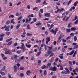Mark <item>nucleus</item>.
Here are the masks:
<instances>
[{"instance_id": "50", "label": "nucleus", "mask_w": 78, "mask_h": 78, "mask_svg": "<svg viewBox=\"0 0 78 78\" xmlns=\"http://www.w3.org/2000/svg\"><path fill=\"white\" fill-rule=\"evenodd\" d=\"M26 35L27 36H32V34H30L29 33H28Z\"/></svg>"}, {"instance_id": "39", "label": "nucleus", "mask_w": 78, "mask_h": 78, "mask_svg": "<svg viewBox=\"0 0 78 78\" xmlns=\"http://www.w3.org/2000/svg\"><path fill=\"white\" fill-rule=\"evenodd\" d=\"M70 31V29H66V32L67 33H69Z\"/></svg>"}, {"instance_id": "14", "label": "nucleus", "mask_w": 78, "mask_h": 78, "mask_svg": "<svg viewBox=\"0 0 78 78\" xmlns=\"http://www.w3.org/2000/svg\"><path fill=\"white\" fill-rule=\"evenodd\" d=\"M63 35V33H62L60 35L59 37H58V38H59V39H61V38H62V37Z\"/></svg>"}, {"instance_id": "32", "label": "nucleus", "mask_w": 78, "mask_h": 78, "mask_svg": "<svg viewBox=\"0 0 78 78\" xmlns=\"http://www.w3.org/2000/svg\"><path fill=\"white\" fill-rule=\"evenodd\" d=\"M20 69V70H23L25 69V68L23 67H21Z\"/></svg>"}, {"instance_id": "19", "label": "nucleus", "mask_w": 78, "mask_h": 78, "mask_svg": "<svg viewBox=\"0 0 78 78\" xmlns=\"http://www.w3.org/2000/svg\"><path fill=\"white\" fill-rule=\"evenodd\" d=\"M26 48L25 46H21L20 47V48L21 49V50H23L24 48Z\"/></svg>"}, {"instance_id": "38", "label": "nucleus", "mask_w": 78, "mask_h": 78, "mask_svg": "<svg viewBox=\"0 0 78 78\" xmlns=\"http://www.w3.org/2000/svg\"><path fill=\"white\" fill-rule=\"evenodd\" d=\"M70 17V16H69V17H67V18H66V20H65V22H67L68 21V20L69 19V18Z\"/></svg>"}, {"instance_id": "28", "label": "nucleus", "mask_w": 78, "mask_h": 78, "mask_svg": "<svg viewBox=\"0 0 78 78\" xmlns=\"http://www.w3.org/2000/svg\"><path fill=\"white\" fill-rule=\"evenodd\" d=\"M41 2V0H37L35 2L36 3H40Z\"/></svg>"}, {"instance_id": "30", "label": "nucleus", "mask_w": 78, "mask_h": 78, "mask_svg": "<svg viewBox=\"0 0 78 78\" xmlns=\"http://www.w3.org/2000/svg\"><path fill=\"white\" fill-rule=\"evenodd\" d=\"M64 8H62L61 9H60V10L59 11V12L60 13L62 12V11H64Z\"/></svg>"}, {"instance_id": "48", "label": "nucleus", "mask_w": 78, "mask_h": 78, "mask_svg": "<svg viewBox=\"0 0 78 78\" xmlns=\"http://www.w3.org/2000/svg\"><path fill=\"white\" fill-rule=\"evenodd\" d=\"M41 23H38L36 24V26H39L40 25H41Z\"/></svg>"}, {"instance_id": "53", "label": "nucleus", "mask_w": 78, "mask_h": 78, "mask_svg": "<svg viewBox=\"0 0 78 78\" xmlns=\"http://www.w3.org/2000/svg\"><path fill=\"white\" fill-rule=\"evenodd\" d=\"M41 13H43L44 12V10L43 9H41L40 10Z\"/></svg>"}, {"instance_id": "24", "label": "nucleus", "mask_w": 78, "mask_h": 78, "mask_svg": "<svg viewBox=\"0 0 78 78\" xmlns=\"http://www.w3.org/2000/svg\"><path fill=\"white\" fill-rule=\"evenodd\" d=\"M78 48V45H76L73 47V49H76V48Z\"/></svg>"}, {"instance_id": "57", "label": "nucleus", "mask_w": 78, "mask_h": 78, "mask_svg": "<svg viewBox=\"0 0 78 78\" xmlns=\"http://www.w3.org/2000/svg\"><path fill=\"white\" fill-rule=\"evenodd\" d=\"M78 23V20H77L75 22H74L75 24H77Z\"/></svg>"}, {"instance_id": "7", "label": "nucleus", "mask_w": 78, "mask_h": 78, "mask_svg": "<svg viewBox=\"0 0 78 78\" xmlns=\"http://www.w3.org/2000/svg\"><path fill=\"white\" fill-rule=\"evenodd\" d=\"M57 69V67L55 66H54L52 67V71L54 72H56Z\"/></svg>"}, {"instance_id": "20", "label": "nucleus", "mask_w": 78, "mask_h": 78, "mask_svg": "<svg viewBox=\"0 0 78 78\" xmlns=\"http://www.w3.org/2000/svg\"><path fill=\"white\" fill-rule=\"evenodd\" d=\"M0 73L1 74V75H2L3 76V75H5V73H4V72H3L1 71H0Z\"/></svg>"}, {"instance_id": "27", "label": "nucleus", "mask_w": 78, "mask_h": 78, "mask_svg": "<svg viewBox=\"0 0 78 78\" xmlns=\"http://www.w3.org/2000/svg\"><path fill=\"white\" fill-rule=\"evenodd\" d=\"M10 23V21L8 20L6 21V25H9Z\"/></svg>"}, {"instance_id": "5", "label": "nucleus", "mask_w": 78, "mask_h": 78, "mask_svg": "<svg viewBox=\"0 0 78 78\" xmlns=\"http://www.w3.org/2000/svg\"><path fill=\"white\" fill-rule=\"evenodd\" d=\"M46 44H48V42H50V37H47L46 38Z\"/></svg>"}, {"instance_id": "51", "label": "nucleus", "mask_w": 78, "mask_h": 78, "mask_svg": "<svg viewBox=\"0 0 78 78\" xmlns=\"http://www.w3.org/2000/svg\"><path fill=\"white\" fill-rule=\"evenodd\" d=\"M60 11V9H57V10L56 11H55V13H58V12H59Z\"/></svg>"}, {"instance_id": "44", "label": "nucleus", "mask_w": 78, "mask_h": 78, "mask_svg": "<svg viewBox=\"0 0 78 78\" xmlns=\"http://www.w3.org/2000/svg\"><path fill=\"white\" fill-rule=\"evenodd\" d=\"M5 36V34H0V37H4Z\"/></svg>"}, {"instance_id": "3", "label": "nucleus", "mask_w": 78, "mask_h": 78, "mask_svg": "<svg viewBox=\"0 0 78 78\" xmlns=\"http://www.w3.org/2000/svg\"><path fill=\"white\" fill-rule=\"evenodd\" d=\"M18 57V56L17 55L12 56L11 57V59L12 60H16V59H17Z\"/></svg>"}, {"instance_id": "37", "label": "nucleus", "mask_w": 78, "mask_h": 78, "mask_svg": "<svg viewBox=\"0 0 78 78\" xmlns=\"http://www.w3.org/2000/svg\"><path fill=\"white\" fill-rule=\"evenodd\" d=\"M53 27H54V25H53V24H51L50 27V28H49V30H51V28H53Z\"/></svg>"}, {"instance_id": "12", "label": "nucleus", "mask_w": 78, "mask_h": 78, "mask_svg": "<svg viewBox=\"0 0 78 78\" xmlns=\"http://www.w3.org/2000/svg\"><path fill=\"white\" fill-rule=\"evenodd\" d=\"M76 30V28H75V27H72L71 29V31H75V30Z\"/></svg>"}, {"instance_id": "34", "label": "nucleus", "mask_w": 78, "mask_h": 78, "mask_svg": "<svg viewBox=\"0 0 78 78\" xmlns=\"http://www.w3.org/2000/svg\"><path fill=\"white\" fill-rule=\"evenodd\" d=\"M71 24H72V23H70L68 25V28H70L72 27V25H71Z\"/></svg>"}, {"instance_id": "22", "label": "nucleus", "mask_w": 78, "mask_h": 78, "mask_svg": "<svg viewBox=\"0 0 78 78\" xmlns=\"http://www.w3.org/2000/svg\"><path fill=\"white\" fill-rule=\"evenodd\" d=\"M74 53V51L73 50L72 51H71L69 53V55H73Z\"/></svg>"}, {"instance_id": "35", "label": "nucleus", "mask_w": 78, "mask_h": 78, "mask_svg": "<svg viewBox=\"0 0 78 78\" xmlns=\"http://www.w3.org/2000/svg\"><path fill=\"white\" fill-rule=\"evenodd\" d=\"M23 53H25V51H27V48H25L23 49Z\"/></svg>"}, {"instance_id": "64", "label": "nucleus", "mask_w": 78, "mask_h": 78, "mask_svg": "<svg viewBox=\"0 0 78 78\" xmlns=\"http://www.w3.org/2000/svg\"><path fill=\"white\" fill-rule=\"evenodd\" d=\"M59 57L60 59H63V57L61 55H59Z\"/></svg>"}, {"instance_id": "46", "label": "nucleus", "mask_w": 78, "mask_h": 78, "mask_svg": "<svg viewBox=\"0 0 78 78\" xmlns=\"http://www.w3.org/2000/svg\"><path fill=\"white\" fill-rule=\"evenodd\" d=\"M45 68H46V66H45V65H44L42 66L41 69H44Z\"/></svg>"}, {"instance_id": "60", "label": "nucleus", "mask_w": 78, "mask_h": 78, "mask_svg": "<svg viewBox=\"0 0 78 78\" xmlns=\"http://www.w3.org/2000/svg\"><path fill=\"white\" fill-rule=\"evenodd\" d=\"M70 35L71 36H73H73H74V34L73 33H72L70 34Z\"/></svg>"}, {"instance_id": "55", "label": "nucleus", "mask_w": 78, "mask_h": 78, "mask_svg": "<svg viewBox=\"0 0 78 78\" xmlns=\"http://www.w3.org/2000/svg\"><path fill=\"white\" fill-rule=\"evenodd\" d=\"M27 29L30 30V25H28V24H27Z\"/></svg>"}, {"instance_id": "40", "label": "nucleus", "mask_w": 78, "mask_h": 78, "mask_svg": "<svg viewBox=\"0 0 78 78\" xmlns=\"http://www.w3.org/2000/svg\"><path fill=\"white\" fill-rule=\"evenodd\" d=\"M77 40V38L76 37V36H75L74 38V41H76Z\"/></svg>"}, {"instance_id": "62", "label": "nucleus", "mask_w": 78, "mask_h": 78, "mask_svg": "<svg viewBox=\"0 0 78 78\" xmlns=\"http://www.w3.org/2000/svg\"><path fill=\"white\" fill-rule=\"evenodd\" d=\"M6 34L7 35V36H9V34H10V32H6Z\"/></svg>"}, {"instance_id": "59", "label": "nucleus", "mask_w": 78, "mask_h": 78, "mask_svg": "<svg viewBox=\"0 0 78 78\" xmlns=\"http://www.w3.org/2000/svg\"><path fill=\"white\" fill-rule=\"evenodd\" d=\"M24 58V56H22L20 58V60H23V59Z\"/></svg>"}, {"instance_id": "47", "label": "nucleus", "mask_w": 78, "mask_h": 78, "mask_svg": "<svg viewBox=\"0 0 78 78\" xmlns=\"http://www.w3.org/2000/svg\"><path fill=\"white\" fill-rule=\"evenodd\" d=\"M72 0H70L68 3V5H69V4L72 3Z\"/></svg>"}, {"instance_id": "33", "label": "nucleus", "mask_w": 78, "mask_h": 78, "mask_svg": "<svg viewBox=\"0 0 78 78\" xmlns=\"http://www.w3.org/2000/svg\"><path fill=\"white\" fill-rule=\"evenodd\" d=\"M65 69L66 70V71H67L66 72H67V73H69L70 72V71H69V69H68L67 68H65Z\"/></svg>"}, {"instance_id": "63", "label": "nucleus", "mask_w": 78, "mask_h": 78, "mask_svg": "<svg viewBox=\"0 0 78 78\" xmlns=\"http://www.w3.org/2000/svg\"><path fill=\"white\" fill-rule=\"evenodd\" d=\"M77 45V43H73V45Z\"/></svg>"}, {"instance_id": "17", "label": "nucleus", "mask_w": 78, "mask_h": 78, "mask_svg": "<svg viewBox=\"0 0 78 78\" xmlns=\"http://www.w3.org/2000/svg\"><path fill=\"white\" fill-rule=\"evenodd\" d=\"M41 51H40L37 53L36 55L37 56H39V55H40L41 54Z\"/></svg>"}, {"instance_id": "21", "label": "nucleus", "mask_w": 78, "mask_h": 78, "mask_svg": "<svg viewBox=\"0 0 78 78\" xmlns=\"http://www.w3.org/2000/svg\"><path fill=\"white\" fill-rule=\"evenodd\" d=\"M12 38H11L9 39H8L6 40V42H9V41H11V40H12Z\"/></svg>"}, {"instance_id": "8", "label": "nucleus", "mask_w": 78, "mask_h": 78, "mask_svg": "<svg viewBox=\"0 0 78 78\" xmlns=\"http://www.w3.org/2000/svg\"><path fill=\"white\" fill-rule=\"evenodd\" d=\"M20 58L16 59L15 60V62H17V63H19V62H20Z\"/></svg>"}, {"instance_id": "58", "label": "nucleus", "mask_w": 78, "mask_h": 78, "mask_svg": "<svg viewBox=\"0 0 78 78\" xmlns=\"http://www.w3.org/2000/svg\"><path fill=\"white\" fill-rule=\"evenodd\" d=\"M17 43L15 42L14 44V46H17Z\"/></svg>"}, {"instance_id": "25", "label": "nucleus", "mask_w": 78, "mask_h": 78, "mask_svg": "<svg viewBox=\"0 0 78 78\" xmlns=\"http://www.w3.org/2000/svg\"><path fill=\"white\" fill-rule=\"evenodd\" d=\"M37 63H38V66H39L40 64H41V60H39L37 61Z\"/></svg>"}, {"instance_id": "49", "label": "nucleus", "mask_w": 78, "mask_h": 78, "mask_svg": "<svg viewBox=\"0 0 78 78\" xmlns=\"http://www.w3.org/2000/svg\"><path fill=\"white\" fill-rule=\"evenodd\" d=\"M46 73H47V70H45L44 73V76H45V75H46Z\"/></svg>"}, {"instance_id": "36", "label": "nucleus", "mask_w": 78, "mask_h": 78, "mask_svg": "<svg viewBox=\"0 0 78 78\" xmlns=\"http://www.w3.org/2000/svg\"><path fill=\"white\" fill-rule=\"evenodd\" d=\"M12 43V41L9 42V43L7 44V45H10Z\"/></svg>"}, {"instance_id": "10", "label": "nucleus", "mask_w": 78, "mask_h": 78, "mask_svg": "<svg viewBox=\"0 0 78 78\" xmlns=\"http://www.w3.org/2000/svg\"><path fill=\"white\" fill-rule=\"evenodd\" d=\"M31 45L30 44H28V43H27L26 44V47H27V48H30L31 47Z\"/></svg>"}, {"instance_id": "18", "label": "nucleus", "mask_w": 78, "mask_h": 78, "mask_svg": "<svg viewBox=\"0 0 78 78\" xmlns=\"http://www.w3.org/2000/svg\"><path fill=\"white\" fill-rule=\"evenodd\" d=\"M60 39H61L60 38H58V41L57 42V45H58L59 44V42H61V40H60Z\"/></svg>"}, {"instance_id": "4", "label": "nucleus", "mask_w": 78, "mask_h": 78, "mask_svg": "<svg viewBox=\"0 0 78 78\" xmlns=\"http://www.w3.org/2000/svg\"><path fill=\"white\" fill-rule=\"evenodd\" d=\"M6 27L5 28V31H9V28L10 27V25H8V26H7L6 25Z\"/></svg>"}, {"instance_id": "16", "label": "nucleus", "mask_w": 78, "mask_h": 78, "mask_svg": "<svg viewBox=\"0 0 78 78\" xmlns=\"http://www.w3.org/2000/svg\"><path fill=\"white\" fill-rule=\"evenodd\" d=\"M49 31L51 33H54V34L55 33V30H54V29H53L52 30H49Z\"/></svg>"}, {"instance_id": "31", "label": "nucleus", "mask_w": 78, "mask_h": 78, "mask_svg": "<svg viewBox=\"0 0 78 78\" xmlns=\"http://www.w3.org/2000/svg\"><path fill=\"white\" fill-rule=\"evenodd\" d=\"M78 4V2L77 1L75 2L74 4V6H76V5Z\"/></svg>"}, {"instance_id": "29", "label": "nucleus", "mask_w": 78, "mask_h": 78, "mask_svg": "<svg viewBox=\"0 0 78 78\" xmlns=\"http://www.w3.org/2000/svg\"><path fill=\"white\" fill-rule=\"evenodd\" d=\"M60 70H64V68L62 65L60 66Z\"/></svg>"}, {"instance_id": "52", "label": "nucleus", "mask_w": 78, "mask_h": 78, "mask_svg": "<svg viewBox=\"0 0 78 78\" xmlns=\"http://www.w3.org/2000/svg\"><path fill=\"white\" fill-rule=\"evenodd\" d=\"M33 20L34 22H36V21H37V20L35 18H33Z\"/></svg>"}, {"instance_id": "6", "label": "nucleus", "mask_w": 78, "mask_h": 78, "mask_svg": "<svg viewBox=\"0 0 78 78\" xmlns=\"http://www.w3.org/2000/svg\"><path fill=\"white\" fill-rule=\"evenodd\" d=\"M1 56L3 60H6V59H7V57H5V54H4L2 53Z\"/></svg>"}, {"instance_id": "26", "label": "nucleus", "mask_w": 78, "mask_h": 78, "mask_svg": "<svg viewBox=\"0 0 78 78\" xmlns=\"http://www.w3.org/2000/svg\"><path fill=\"white\" fill-rule=\"evenodd\" d=\"M58 28H57L55 29V34H54L55 35H56V33H57V31H58Z\"/></svg>"}, {"instance_id": "13", "label": "nucleus", "mask_w": 78, "mask_h": 78, "mask_svg": "<svg viewBox=\"0 0 78 78\" xmlns=\"http://www.w3.org/2000/svg\"><path fill=\"white\" fill-rule=\"evenodd\" d=\"M20 25H21L20 24H17V26L16 27V29H19V27H20Z\"/></svg>"}, {"instance_id": "54", "label": "nucleus", "mask_w": 78, "mask_h": 78, "mask_svg": "<svg viewBox=\"0 0 78 78\" xmlns=\"http://www.w3.org/2000/svg\"><path fill=\"white\" fill-rule=\"evenodd\" d=\"M5 54H6V55L9 54V51H5Z\"/></svg>"}, {"instance_id": "2", "label": "nucleus", "mask_w": 78, "mask_h": 78, "mask_svg": "<svg viewBox=\"0 0 78 78\" xmlns=\"http://www.w3.org/2000/svg\"><path fill=\"white\" fill-rule=\"evenodd\" d=\"M47 53L48 54V55H51L49 56V57H51V56H54V55H55L54 53H52L51 51L50 50L48 51Z\"/></svg>"}, {"instance_id": "9", "label": "nucleus", "mask_w": 78, "mask_h": 78, "mask_svg": "<svg viewBox=\"0 0 78 78\" xmlns=\"http://www.w3.org/2000/svg\"><path fill=\"white\" fill-rule=\"evenodd\" d=\"M50 13H45L44 16H46V17H50Z\"/></svg>"}, {"instance_id": "11", "label": "nucleus", "mask_w": 78, "mask_h": 78, "mask_svg": "<svg viewBox=\"0 0 78 78\" xmlns=\"http://www.w3.org/2000/svg\"><path fill=\"white\" fill-rule=\"evenodd\" d=\"M50 66H51V63H49L47 64V65L46 66V68L48 69V67H50Z\"/></svg>"}, {"instance_id": "42", "label": "nucleus", "mask_w": 78, "mask_h": 78, "mask_svg": "<svg viewBox=\"0 0 78 78\" xmlns=\"http://www.w3.org/2000/svg\"><path fill=\"white\" fill-rule=\"evenodd\" d=\"M53 69V67L52 66H51L49 68L48 70H52Z\"/></svg>"}, {"instance_id": "41", "label": "nucleus", "mask_w": 78, "mask_h": 78, "mask_svg": "<svg viewBox=\"0 0 78 78\" xmlns=\"http://www.w3.org/2000/svg\"><path fill=\"white\" fill-rule=\"evenodd\" d=\"M69 66H72L73 64H72V61H69Z\"/></svg>"}, {"instance_id": "15", "label": "nucleus", "mask_w": 78, "mask_h": 78, "mask_svg": "<svg viewBox=\"0 0 78 78\" xmlns=\"http://www.w3.org/2000/svg\"><path fill=\"white\" fill-rule=\"evenodd\" d=\"M29 73H31V71L30 70L27 71L26 72V74H27V75H30Z\"/></svg>"}, {"instance_id": "61", "label": "nucleus", "mask_w": 78, "mask_h": 78, "mask_svg": "<svg viewBox=\"0 0 78 78\" xmlns=\"http://www.w3.org/2000/svg\"><path fill=\"white\" fill-rule=\"evenodd\" d=\"M20 76H23L24 74L23 73H21L20 74Z\"/></svg>"}, {"instance_id": "45", "label": "nucleus", "mask_w": 78, "mask_h": 78, "mask_svg": "<svg viewBox=\"0 0 78 78\" xmlns=\"http://www.w3.org/2000/svg\"><path fill=\"white\" fill-rule=\"evenodd\" d=\"M53 61V58H51V59L49 61V62H52Z\"/></svg>"}, {"instance_id": "1", "label": "nucleus", "mask_w": 78, "mask_h": 78, "mask_svg": "<svg viewBox=\"0 0 78 78\" xmlns=\"http://www.w3.org/2000/svg\"><path fill=\"white\" fill-rule=\"evenodd\" d=\"M27 17L28 18H27L26 20V23H28H28H30V22H31V19L30 18L31 17V15H29Z\"/></svg>"}, {"instance_id": "23", "label": "nucleus", "mask_w": 78, "mask_h": 78, "mask_svg": "<svg viewBox=\"0 0 78 78\" xmlns=\"http://www.w3.org/2000/svg\"><path fill=\"white\" fill-rule=\"evenodd\" d=\"M10 23H13V24H14V23H15L14 22V19H12L11 20Z\"/></svg>"}, {"instance_id": "43", "label": "nucleus", "mask_w": 78, "mask_h": 78, "mask_svg": "<svg viewBox=\"0 0 78 78\" xmlns=\"http://www.w3.org/2000/svg\"><path fill=\"white\" fill-rule=\"evenodd\" d=\"M8 75L9 78H13V77H11V74L9 73H8Z\"/></svg>"}, {"instance_id": "56", "label": "nucleus", "mask_w": 78, "mask_h": 78, "mask_svg": "<svg viewBox=\"0 0 78 78\" xmlns=\"http://www.w3.org/2000/svg\"><path fill=\"white\" fill-rule=\"evenodd\" d=\"M71 38V37H70V36L67 37L66 39H67V40H68V39H70V38Z\"/></svg>"}]
</instances>
